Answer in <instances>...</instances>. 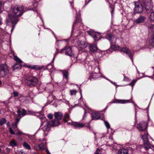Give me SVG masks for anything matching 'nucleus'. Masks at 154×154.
<instances>
[{"label": "nucleus", "instance_id": "774afa93", "mask_svg": "<svg viewBox=\"0 0 154 154\" xmlns=\"http://www.w3.org/2000/svg\"><path fill=\"white\" fill-rule=\"evenodd\" d=\"M153 76H154L153 75Z\"/></svg>", "mask_w": 154, "mask_h": 154}, {"label": "nucleus", "instance_id": "7ed1b4c3", "mask_svg": "<svg viewBox=\"0 0 154 154\" xmlns=\"http://www.w3.org/2000/svg\"><path fill=\"white\" fill-rule=\"evenodd\" d=\"M27 10L26 8H24L23 6L15 7L13 9V12L15 15V16H13L11 14H9V15H12L13 17H16L17 18V16H21L23 13Z\"/></svg>", "mask_w": 154, "mask_h": 154}, {"label": "nucleus", "instance_id": "2eb2a0df", "mask_svg": "<svg viewBox=\"0 0 154 154\" xmlns=\"http://www.w3.org/2000/svg\"><path fill=\"white\" fill-rule=\"evenodd\" d=\"M49 126H50L49 124H48V122H47L46 125L42 128V130L44 131V135L45 136H46L48 134L49 131H50Z\"/></svg>", "mask_w": 154, "mask_h": 154}, {"label": "nucleus", "instance_id": "4d7b16f0", "mask_svg": "<svg viewBox=\"0 0 154 154\" xmlns=\"http://www.w3.org/2000/svg\"><path fill=\"white\" fill-rule=\"evenodd\" d=\"M46 151L48 154H51L49 152V151L48 149H46Z\"/></svg>", "mask_w": 154, "mask_h": 154}, {"label": "nucleus", "instance_id": "b1692460", "mask_svg": "<svg viewBox=\"0 0 154 154\" xmlns=\"http://www.w3.org/2000/svg\"><path fill=\"white\" fill-rule=\"evenodd\" d=\"M22 145L26 149L30 150L31 149L30 146L25 141L23 143Z\"/></svg>", "mask_w": 154, "mask_h": 154}, {"label": "nucleus", "instance_id": "58836bf2", "mask_svg": "<svg viewBox=\"0 0 154 154\" xmlns=\"http://www.w3.org/2000/svg\"><path fill=\"white\" fill-rule=\"evenodd\" d=\"M137 81V79H134L133 80L132 82L131 83H130L128 85H131V86L133 87L134 86V84Z\"/></svg>", "mask_w": 154, "mask_h": 154}, {"label": "nucleus", "instance_id": "13d9d810", "mask_svg": "<svg viewBox=\"0 0 154 154\" xmlns=\"http://www.w3.org/2000/svg\"><path fill=\"white\" fill-rule=\"evenodd\" d=\"M46 151L48 154H51L49 152V151L48 149H46Z\"/></svg>", "mask_w": 154, "mask_h": 154}, {"label": "nucleus", "instance_id": "cd10ccee", "mask_svg": "<svg viewBox=\"0 0 154 154\" xmlns=\"http://www.w3.org/2000/svg\"><path fill=\"white\" fill-rule=\"evenodd\" d=\"M10 145L12 146H17V143L15 140H13L11 141Z\"/></svg>", "mask_w": 154, "mask_h": 154}, {"label": "nucleus", "instance_id": "864d4df0", "mask_svg": "<svg viewBox=\"0 0 154 154\" xmlns=\"http://www.w3.org/2000/svg\"><path fill=\"white\" fill-rule=\"evenodd\" d=\"M5 151V152H6L7 153H8L10 151V149L9 148H6Z\"/></svg>", "mask_w": 154, "mask_h": 154}, {"label": "nucleus", "instance_id": "de8ad7c7", "mask_svg": "<svg viewBox=\"0 0 154 154\" xmlns=\"http://www.w3.org/2000/svg\"><path fill=\"white\" fill-rule=\"evenodd\" d=\"M9 131L11 134H15V133L14 131L11 128H9Z\"/></svg>", "mask_w": 154, "mask_h": 154}, {"label": "nucleus", "instance_id": "49530a36", "mask_svg": "<svg viewBox=\"0 0 154 154\" xmlns=\"http://www.w3.org/2000/svg\"><path fill=\"white\" fill-rule=\"evenodd\" d=\"M53 116L52 114L49 113L48 115V117L50 119H51L53 118Z\"/></svg>", "mask_w": 154, "mask_h": 154}, {"label": "nucleus", "instance_id": "2f4dec72", "mask_svg": "<svg viewBox=\"0 0 154 154\" xmlns=\"http://www.w3.org/2000/svg\"><path fill=\"white\" fill-rule=\"evenodd\" d=\"M98 78L97 74L96 73H93L91 75L89 78L90 79H96Z\"/></svg>", "mask_w": 154, "mask_h": 154}, {"label": "nucleus", "instance_id": "69168bd1", "mask_svg": "<svg viewBox=\"0 0 154 154\" xmlns=\"http://www.w3.org/2000/svg\"><path fill=\"white\" fill-rule=\"evenodd\" d=\"M91 0H90V1H89L88 2V3L89 2H90Z\"/></svg>", "mask_w": 154, "mask_h": 154}, {"label": "nucleus", "instance_id": "20e7f679", "mask_svg": "<svg viewBox=\"0 0 154 154\" xmlns=\"http://www.w3.org/2000/svg\"><path fill=\"white\" fill-rule=\"evenodd\" d=\"M141 135L142 137V138L143 141L144 147L146 150L153 146L149 143L148 140V134L147 131H146L144 134L141 133Z\"/></svg>", "mask_w": 154, "mask_h": 154}, {"label": "nucleus", "instance_id": "680f3d73", "mask_svg": "<svg viewBox=\"0 0 154 154\" xmlns=\"http://www.w3.org/2000/svg\"><path fill=\"white\" fill-rule=\"evenodd\" d=\"M86 127H87V128H89L90 127L89 124H88V125H86Z\"/></svg>", "mask_w": 154, "mask_h": 154}, {"label": "nucleus", "instance_id": "052dcab7", "mask_svg": "<svg viewBox=\"0 0 154 154\" xmlns=\"http://www.w3.org/2000/svg\"><path fill=\"white\" fill-rule=\"evenodd\" d=\"M109 139H112V136L111 135H110L109 137Z\"/></svg>", "mask_w": 154, "mask_h": 154}, {"label": "nucleus", "instance_id": "0e129e2a", "mask_svg": "<svg viewBox=\"0 0 154 154\" xmlns=\"http://www.w3.org/2000/svg\"><path fill=\"white\" fill-rule=\"evenodd\" d=\"M2 84V82L0 80V85L1 84Z\"/></svg>", "mask_w": 154, "mask_h": 154}, {"label": "nucleus", "instance_id": "e433bc0d", "mask_svg": "<svg viewBox=\"0 0 154 154\" xmlns=\"http://www.w3.org/2000/svg\"><path fill=\"white\" fill-rule=\"evenodd\" d=\"M53 66L51 64H49L46 66V68L49 70H51L53 68Z\"/></svg>", "mask_w": 154, "mask_h": 154}, {"label": "nucleus", "instance_id": "603ef678", "mask_svg": "<svg viewBox=\"0 0 154 154\" xmlns=\"http://www.w3.org/2000/svg\"><path fill=\"white\" fill-rule=\"evenodd\" d=\"M15 97H17L18 96V93L17 92H14L13 93Z\"/></svg>", "mask_w": 154, "mask_h": 154}, {"label": "nucleus", "instance_id": "c9c22d12", "mask_svg": "<svg viewBox=\"0 0 154 154\" xmlns=\"http://www.w3.org/2000/svg\"><path fill=\"white\" fill-rule=\"evenodd\" d=\"M6 122V120L4 118L0 119V125H2L3 124H5Z\"/></svg>", "mask_w": 154, "mask_h": 154}, {"label": "nucleus", "instance_id": "9d476101", "mask_svg": "<svg viewBox=\"0 0 154 154\" xmlns=\"http://www.w3.org/2000/svg\"><path fill=\"white\" fill-rule=\"evenodd\" d=\"M143 10V7L142 4L139 2L135 3V7L134 11L136 13H141Z\"/></svg>", "mask_w": 154, "mask_h": 154}, {"label": "nucleus", "instance_id": "0eeeda50", "mask_svg": "<svg viewBox=\"0 0 154 154\" xmlns=\"http://www.w3.org/2000/svg\"><path fill=\"white\" fill-rule=\"evenodd\" d=\"M148 125V124L146 122L142 121L137 125V128L140 131H145Z\"/></svg>", "mask_w": 154, "mask_h": 154}, {"label": "nucleus", "instance_id": "9b49d317", "mask_svg": "<svg viewBox=\"0 0 154 154\" xmlns=\"http://www.w3.org/2000/svg\"><path fill=\"white\" fill-rule=\"evenodd\" d=\"M144 4L145 8L147 11H151L152 8V6L150 0H144Z\"/></svg>", "mask_w": 154, "mask_h": 154}, {"label": "nucleus", "instance_id": "4be33fe9", "mask_svg": "<svg viewBox=\"0 0 154 154\" xmlns=\"http://www.w3.org/2000/svg\"><path fill=\"white\" fill-rule=\"evenodd\" d=\"M130 102V100H115L114 102L115 103H125Z\"/></svg>", "mask_w": 154, "mask_h": 154}, {"label": "nucleus", "instance_id": "c756f323", "mask_svg": "<svg viewBox=\"0 0 154 154\" xmlns=\"http://www.w3.org/2000/svg\"><path fill=\"white\" fill-rule=\"evenodd\" d=\"M69 117V115L68 113H66L64 116L63 119V121L65 122H67L68 121L67 119Z\"/></svg>", "mask_w": 154, "mask_h": 154}, {"label": "nucleus", "instance_id": "a878e982", "mask_svg": "<svg viewBox=\"0 0 154 154\" xmlns=\"http://www.w3.org/2000/svg\"><path fill=\"white\" fill-rule=\"evenodd\" d=\"M111 47L114 50H117L119 47V46L114 44L112 42H111Z\"/></svg>", "mask_w": 154, "mask_h": 154}, {"label": "nucleus", "instance_id": "4468645a", "mask_svg": "<svg viewBox=\"0 0 154 154\" xmlns=\"http://www.w3.org/2000/svg\"><path fill=\"white\" fill-rule=\"evenodd\" d=\"M146 19L144 16H140L134 21V24H137L143 23Z\"/></svg>", "mask_w": 154, "mask_h": 154}, {"label": "nucleus", "instance_id": "bf43d9fd", "mask_svg": "<svg viewBox=\"0 0 154 154\" xmlns=\"http://www.w3.org/2000/svg\"><path fill=\"white\" fill-rule=\"evenodd\" d=\"M57 54V52H56V54H55V55H54V57H53V61L54 60V58H55V56Z\"/></svg>", "mask_w": 154, "mask_h": 154}, {"label": "nucleus", "instance_id": "4c0bfd02", "mask_svg": "<svg viewBox=\"0 0 154 154\" xmlns=\"http://www.w3.org/2000/svg\"><path fill=\"white\" fill-rule=\"evenodd\" d=\"M153 24H152L150 25H149L148 26V29L149 31H152L153 29V27L154 26V23Z\"/></svg>", "mask_w": 154, "mask_h": 154}, {"label": "nucleus", "instance_id": "8fccbe9b", "mask_svg": "<svg viewBox=\"0 0 154 154\" xmlns=\"http://www.w3.org/2000/svg\"><path fill=\"white\" fill-rule=\"evenodd\" d=\"M17 154H26L25 152H23L22 150L18 151L17 152Z\"/></svg>", "mask_w": 154, "mask_h": 154}, {"label": "nucleus", "instance_id": "6ab92c4d", "mask_svg": "<svg viewBox=\"0 0 154 154\" xmlns=\"http://www.w3.org/2000/svg\"><path fill=\"white\" fill-rule=\"evenodd\" d=\"M91 115L93 119L97 120L100 118V114L99 112H94L91 113Z\"/></svg>", "mask_w": 154, "mask_h": 154}, {"label": "nucleus", "instance_id": "7c9ffc66", "mask_svg": "<svg viewBox=\"0 0 154 154\" xmlns=\"http://www.w3.org/2000/svg\"><path fill=\"white\" fill-rule=\"evenodd\" d=\"M113 38V36L111 34H108L106 37V38L111 42L112 41V40Z\"/></svg>", "mask_w": 154, "mask_h": 154}, {"label": "nucleus", "instance_id": "72a5a7b5", "mask_svg": "<svg viewBox=\"0 0 154 154\" xmlns=\"http://www.w3.org/2000/svg\"><path fill=\"white\" fill-rule=\"evenodd\" d=\"M39 147H40V150L43 151L45 149V145L43 144L42 143H41L39 145Z\"/></svg>", "mask_w": 154, "mask_h": 154}, {"label": "nucleus", "instance_id": "423d86ee", "mask_svg": "<svg viewBox=\"0 0 154 154\" xmlns=\"http://www.w3.org/2000/svg\"><path fill=\"white\" fill-rule=\"evenodd\" d=\"M61 53H64L66 55L70 57H73L74 54L71 48L68 46H66L64 48L61 50Z\"/></svg>", "mask_w": 154, "mask_h": 154}, {"label": "nucleus", "instance_id": "338daca9", "mask_svg": "<svg viewBox=\"0 0 154 154\" xmlns=\"http://www.w3.org/2000/svg\"><path fill=\"white\" fill-rule=\"evenodd\" d=\"M1 21H0V24H1Z\"/></svg>", "mask_w": 154, "mask_h": 154}, {"label": "nucleus", "instance_id": "ddd939ff", "mask_svg": "<svg viewBox=\"0 0 154 154\" xmlns=\"http://www.w3.org/2000/svg\"><path fill=\"white\" fill-rule=\"evenodd\" d=\"M68 124H71L75 128H83L85 125V124L78 122H72L71 123H68Z\"/></svg>", "mask_w": 154, "mask_h": 154}, {"label": "nucleus", "instance_id": "5701e85b", "mask_svg": "<svg viewBox=\"0 0 154 154\" xmlns=\"http://www.w3.org/2000/svg\"><path fill=\"white\" fill-rule=\"evenodd\" d=\"M28 67L30 68H31L33 69H35L36 70H38L41 69L42 68V67L38 65H35V66H28Z\"/></svg>", "mask_w": 154, "mask_h": 154}, {"label": "nucleus", "instance_id": "a18cd8bd", "mask_svg": "<svg viewBox=\"0 0 154 154\" xmlns=\"http://www.w3.org/2000/svg\"><path fill=\"white\" fill-rule=\"evenodd\" d=\"M29 113H28L29 114H32L33 115H35V114H36V112H34V111H29L28 112Z\"/></svg>", "mask_w": 154, "mask_h": 154}, {"label": "nucleus", "instance_id": "412c9836", "mask_svg": "<svg viewBox=\"0 0 154 154\" xmlns=\"http://www.w3.org/2000/svg\"><path fill=\"white\" fill-rule=\"evenodd\" d=\"M17 112L18 117H21L27 114L26 110L24 109H23L22 112H21L19 109H18Z\"/></svg>", "mask_w": 154, "mask_h": 154}, {"label": "nucleus", "instance_id": "bb28decb", "mask_svg": "<svg viewBox=\"0 0 154 154\" xmlns=\"http://www.w3.org/2000/svg\"><path fill=\"white\" fill-rule=\"evenodd\" d=\"M20 63H16L15 64L13 67L14 69H20L21 68L22 66L20 64Z\"/></svg>", "mask_w": 154, "mask_h": 154}, {"label": "nucleus", "instance_id": "aec40b11", "mask_svg": "<svg viewBox=\"0 0 154 154\" xmlns=\"http://www.w3.org/2000/svg\"><path fill=\"white\" fill-rule=\"evenodd\" d=\"M54 116L56 119L60 120L62 119L63 116V115L60 112H57L55 113Z\"/></svg>", "mask_w": 154, "mask_h": 154}, {"label": "nucleus", "instance_id": "473e14b6", "mask_svg": "<svg viewBox=\"0 0 154 154\" xmlns=\"http://www.w3.org/2000/svg\"><path fill=\"white\" fill-rule=\"evenodd\" d=\"M14 60L16 61L17 62L19 63H22V61L20 60L17 56H14Z\"/></svg>", "mask_w": 154, "mask_h": 154}, {"label": "nucleus", "instance_id": "f257e3e1", "mask_svg": "<svg viewBox=\"0 0 154 154\" xmlns=\"http://www.w3.org/2000/svg\"><path fill=\"white\" fill-rule=\"evenodd\" d=\"M9 73V69L8 66L6 63H3L0 65V77L5 78L7 81L10 80V76H7Z\"/></svg>", "mask_w": 154, "mask_h": 154}, {"label": "nucleus", "instance_id": "39448f33", "mask_svg": "<svg viewBox=\"0 0 154 154\" xmlns=\"http://www.w3.org/2000/svg\"><path fill=\"white\" fill-rule=\"evenodd\" d=\"M18 21V18L16 17H13L12 15H8L6 20L7 24L8 25H10L11 23L12 25V28L11 29L12 32L14 28V25L16 24Z\"/></svg>", "mask_w": 154, "mask_h": 154}, {"label": "nucleus", "instance_id": "f704fd0d", "mask_svg": "<svg viewBox=\"0 0 154 154\" xmlns=\"http://www.w3.org/2000/svg\"><path fill=\"white\" fill-rule=\"evenodd\" d=\"M63 73L66 79H68V71L66 70H64L63 72Z\"/></svg>", "mask_w": 154, "mask_h": 154}, {"label": "nucleus", "instance_id": "393cba45", "mask_svg": "<svg viewBox=\"0 0 154 154\" xmlns=\"http://www.w3.org/2000/svg\"><path fill=\"white\" fill-rule=\"evenodd\" d=\"M146 150L147 151V152L149 154H154V147L153 146L149 148Z\"/></svg>", "mask_w": 154, "mask_h": 154}, {"label": "nucleus", "instance_id": "f3484780", "mask_svg": "<svg viewBox=\"0 0 154 154\" xmlns=\"http://www.w3.org/2000/svg\"><path fill=\"white\" fill-rule=\"evenodd\" d=\"M48 124L51 126H56L60 124V122L59 120H53L51 121L48 122Z\"/></svg>", "mask_w": 154, "mask_h": 154}, {"label": "nucleus", "instance_id": "6e6d98bb", "mask_svg": "<svg viewBox=\"0 0 154 154\" xmlns=\"http://www.w3.org/2000/svg\"><path fill=\"white\" fill-rule=\"evenodd\" d=\"M124 80L125 81H128L129 80V79L128 77L125 76L124 75Z\"/></svg>", "mask_w": 154, "mask_h": 154}, {"label": "nucleus", "instance_id": "1a4fd4ad", "mask_svg": "<svg viewBox=\"0 0 154 154\" xmlns=\"http://www.w3.org/2000/svg\"><path fill=\"white\" fill-rule=\"evenodd\" d=\"M137 148V146L136 145H133L131 147H129L128 149L125 148H123L120 149L118 151V154H128V150L131 149L133 151L134 150L136 149Z\"/></svg>", "mask_w": 154, "mask_h": 154}, {"label": "nucleus", "instance_id": "f8f14e48", "mask_svg": "<svg viewBox=\"0 0 154 154\" xmlns=\"http://www.w3.org/2000/svg\"><path fill=\"white\" fill-rule=\"evenodd\" d=\"M120 51L121 52H122L128 55L130 59L133 61L132 54L128 48H123L120 50Z\"/></svg>", "mask_w": 154, "mask_h": 154}, {"label": "nucleus", "instance_id": "ea45409f", "mask_svg": "<svg viewBox=\"0 0 154 154\" xmlns=\"http://www.w3.org/2000/svg\"><path fill=\"white\" fill-rule=\"evenodd\" d=\"M104 122L105 126H106L107 128L108 129L110 128V125L109 123L106 121H104Z\"/></svg>", "mask_w": 154, "mask_h": 154}, {"label": "nucleus", "instance_id": "dca6fc26", "mask_svg": "<svg viewBox=\"0 0 154 154\" xmlns=\"http://www.w3.org/2000/svg\"><path fill=\"white\" fill-rule=\"evenodd\" d=\"M78 46L79 48L82 49H84L87 47L88 44L85 42L79 41L78 42Z\"/></svg>", "mask_w": 154, "mask_h": 154}, {"label": "nucleus", "instance_id": "c03bdc74", "mask_svg": "<svg viewBox=\"0 0 154 154\" xmlns=\"http://www.w3.org/2000/svg\"><path fill=\"white\" fill-rule=\"evenodd\" d=\"M3 5L2 2H0V13L2 11V10L3 8Z\"/></svg>", "mask_w": 154, "mask_h": 154}, {"label": "nucleus", "instance_id": "79ce46f5", "mask_svg": "<svg viewBox=\"0 0 154 154\" xmlns=\"http://www.w3.org/2000/svg\"><path fill=\"white\" fill-rule=\"evenodd\" d=\"M102 150L97 149L96 151L94 154H102Z\"/></svg>", "mask_w": 154, "mask_h": 154}, {"label": "nucleus", "instance_id": "37998d69", "mask_svg": "<svg viewBox=\"0 0 154 154\" xmlns=\"http://www.w3.org/2000/svg\"><path fill=\"white\" fill-rule=\"evenodd\" d=\"M34 148L35 150H36L37 151L40 150V147H39V145H35L34 146Z\"/></svg>", "mask_w": 154, "mask_h": 154}, {"label": "nucleus", "instance_id": "e2e57ef3", "mask_svg": "<svg viewBox=\"0 0 154 154\" xmlns=\"http://www.w3.org/2000/svg\"><path fill=\"white\" fill-rule=\"evenodd\" d=\"M113 10L112 9V11H111V14H113Z\"/></svg>", "mask_w": 154, "mask_h": 154}, {"label": "nucleus", "instance_id": "5fc2aeb1", "mask_svg": "<svg viewBox=\"0 0 154 154\" xmlns=\"http://www.w3.org/2000/svg\"><path fill=\"white\" fill-rule=\"evenodd\" d=\"M17 124H16V123H15L14 124H13L12 125L13 128H17Z\"/></svg>", "mask_w": 154, "mask_h": 154}, {"label": "nucleus", "instance_id": "a19ab883", "mask_svg": "<svg viewBox=\"0 0 154 154\" xmlns=\"http://www.w3.org/2000/svg\"><path fill=\"white\" fill-rule=\"evenodd\" d=\"M70 92L71 95H75L76 93H77V91L75 90H70Z\"/></svg>", "mask_w": 154, "mask_h": 154}, {"label": "nucleus", "instance_id": "f03ea898", "mask_svg": "<svg viewBox=\"0 0 154 154\" xmlns=\"http://www.w3.org/2000/svg\"><path fill=\"white\" fill-rule=\"evenodd\" d=\"M26 83L30 87L35 86L38 82V79L35 77L33 76H29L26 79Z\"/></svg>", "mask_w": 154, "mask_h": 154}, {"label": "nucleus", "instance_id": "c85d7f7f", "mask_svg": "<svg viewBox=\"0 0 154 154\" xmlns=\"http://www.w3.org/2000/svg\"><path fill=\"white\" fill-rule=\"evenodd\" d=\"M150 44L153 46H154V33L152 35L151 39L149 40Z\"/></svg>", "mask_w": 154, "mask_h": 154}, {"label": "nucleus", "instance_id": "09e8293b", "mask_svg": "<svg viewBox=\"0 0 154 154\" xmlns=\"http://www.w3.org/2000/svg\"><path fill=\"white\" fill-rule=\"evenodd\" d=\"M17 130V131H18L16 134L17 135L20 136V135H21V134H23V133L22 132L20 131H19L18 129Z\"/></svg>", "mask_w": 154, "mask_h": 154}, {"label": "nucleus", "instance_id": "3c124183", "mask_svg": "<svg viewBox=\"0 0 154 154\" xmlns=\"http://www.w3.org/2000/svg\"><path fill=\"white\" fill-rule=\"evenodd\" d=\"M20 117L18 119V118H16L15 119L16 122L15 123L17 124L18 122L19 121L21 117Z\"/></svg>", "mask_w": 154, "mask_h": 154}, {"label": "nucleus", "instance_id": "a211bd4d", "mask_svg": "<svg viewBox=\"0 0 154 154\" xmlns=\"http://www.w3.org/2000/svg\"><path fill=\"white\" fill-rule=\"evenodd\" d=\"M89 49L91 52H95L98 49L97 45L95 44H91L89 45Z\"/></svg>", "mask_w": 154, "mask_h": 154}, {"label": "nucleus", "instance_id": "6e6552de", "mask_svg": "<svg viewBox=\"0 0 154 154\" xmlns=\"http://www.w3.org/2000/svg\"><path fill=\"white\" fill-rule=\"evenodd\" d=\"M88 32L89 35L92 36L95 41L99 40L101 38V35L100 33L95 32L92 30L88 31Z\"/></svg>", "mask_w": 154, "mask_h": 154}]
</instances>
